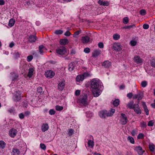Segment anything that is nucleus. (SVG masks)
Listing matches in <instances>:
<instances>
[{"mask_svg":"<svg viewBox=\"0 0 155 155\" xmlns=\"http://www.w3.org/2000/svg\"><path fill=\"white\" fill-rule=\"evenodd\" d=\"M144 137V134L142 133H140L139 134L137 137L138 139H142Z\"/></svg>","mask_w":155,"mask_h":155,"instance_id":"nucleus-43","label":"nucleus"},{"mask_svg":"<svg viewBox=\"0 0 155 155\" xmlns=\"http://www.w3.org/2000/svg\"><path fill=\"white\" fill-rule=\"evenodd\" d=\"M75 68L74 63L73 62L70 63L68 65V70L70 71H72Z\"/></svg>","mask_w":155,"mask_h":155,"instance_id":"nucleus-24","label":"nucleus"},{"mask_svg":"<svg viewBox=\"0 0 155 155\" xmlns=\"http://www.w3.org/2000/svg\"><path fill=\"white\" fill-rule=\"evenodd\" d=\"M33 56L32 55H29L27 57V61L28 62H30L32 59Z\"/></svg>","mask_w":155,"mask_h":155,"instance_id":"nucleus-51","label":"nucleus"},{"mask_svg":"<svg viewBox=\"0 0 155 155\" xmlns=\"http://www.w3.org/2000/svg\"><path fill=\"white\" fill-rule=\"evenodd\" d=\"M154 121L152 120L149 121L148 123V126H152L153 125Z\"/></svg>","mask_w":155,"mask_h":155,"instance_id":"nucleus-50","label":"nucleus"},{"mask_svg":"<svg viewBox=\"0 0 155 155\" xmlns=\"http://www.w3.org/2000/svg\"><path fill=\"white\" fill-rule=\"evenodd\" d=\"M58 89L59 91H62L65 86V81L61 80L58 81Z\"/></svg>","mask_w":155,"mask_h":155,"instance_id":"nucleus-5","label":"nucleus"},{"mask_svg":"<svg viewBox=\"0 0 155 155\" xmlns=\"http://www.w3.org/2000/svg\"><path fill=\"white\" fill-rule=\"evenodd\" d=\"M81 32V31H78L75 32L73 35L74 37H76Z\"/></svg>","mask_w":155,"mask_h":155,"instance_id":"nucleus-49","label":"nucleus"},{"mask_svg":"<svg viewBox=\"0 0 155 155\" xmlns=\"http://www.w3.org/2000/svg\"><path fill=\"white\" fill-rule=\"evenodd\" d=\"M14 98L15 101H18L21 99V95L20 92H16L15 95L14 96Z\"/></svg>","mask_w":155,"mask_h":155,"instance_id":"nucleus-20","label":"nucleus"},{"mask_svg":"<svg viewBox=\"0 0 155 155\" xmlns=\"http://www.w3.org/2000/svg\"><path fill=\"white\" fill-rule=\"evenodd\" d=\"M55 73L51 70L47 71L45 72V75L46 77L49 78H53L55 75Z\"/></svg>","mask_w":155,"mask_h":155,"instance_id":"nucleus-8","label":"nucleus"},{"mask_svg":"<svg viewBox=\"0 0 155 155\" xmlns=\"http://www.w3.org/2000/svg\"><path fill=\"white\" fill-rule=\"evenodd\" d=\"M101 51L99 50H94L92 53V56L96 57L98 56L100 54Z\"/></svg>","mask_w":155,"mask_h":155,"instance_id":"nucleus-22","label":"nucleus"},{"mask_svg":"<svg viewBox=\"0 0 155 155\" xmlns=\"http://www.w3.org/2000/svg\"><path fill=\"white\" fill-rule=\"evenodd\" d=\"M135 27V25L133 24V25L125 26L123 28L125 29H130L131 28H132L133 27Z\"/></svg>","mask_w":155,"mask_h":155,"instance_id":"nucleus-38","label":"nucleus"},{"mask_svg":"<svg viewBox=\"0 0 155 155\" xmlns=\"http://www.w3.org/2000/svg\"><path fill=\"white\" fill-rule=\"evenodd\" d=\"M120 101L118 99H116L113 102V105L114 106H117L119 104Z\"/></svg>","mask_w":155,"mask_h":155,"instance_id":"nucleus-32","label":"nucleus"},{"mask_svg":"<svg viewBox=\"0 0 155 155\" xmlns=\"http://www.w3.org/2000/svg\"><path fill=\"white\" fill-rule=\"evenodd\" d=\"M113 38L114 40H117L120 38V35L117 34H115L113 35Z\"/></svg>","mask_w":155,"mask_h":155,"instance_id":"nucleus-31","label":"nucleus"},{"mask_svg":"<svg viewBox=\"0 0 155 155\" xmlns=\"http://www.w3.org/2000/svg\"><path fill=\"white\" fill-rule=\"evenodd\" d=\"M49 114L51 115H53L55 113V111L53 109H51L49 110Z\"/></svg>","mask_w":155,"mask_h":155,"instance_id":"nucleus-48","label":"nucleus"},{"mask_svg":"<svg viewBox=\"0 0 155 155\" xmlns=\"http://www.w3.org/2000/svg\"><path fill=\"white\" fill-rule=\"evenodd\" d=\"M98 3L100 5H102L104 6H107L109 5L108 2L103 1L101 0H99L98 2Z\"/></svg>","mask_w":155,"mask_h":155,"instance_id":"nucleus-15","label":"nucleus"},{"mask_svg":"<svg viewBox=\"0 0 155 155\" xmlns=\"http://www.w3.org/2000/svg\"><path fill=\"white\" fill-rule=\"evenodd\" d=\"M91 87L94 96L95 97H98L102 92L103 87L101 81L97 78H94L91 81Z\"/></svg>","mask_w":155,"mask_h":155,"instance_id":"nucleus-1","label":"nucleus"},{"mask_svg":"<svg viewBox=\"0 0 155 155\" xmlns=\"http://www.w3.org/2000/svg\"><path fill=\"white\" fill-rule=\"evenodd\" d=\"M28 40L31 43L35 42L37 40L36 37L35 35H30L29 37Z\"/></svg>","mask_w":155,"mask_h":155,"instance_id":"nucleus-18","label":"nucleus"},{"mask_svg":"<svg viewBox=\"0 0 155 155\" xmlns=\"http://www.w3.org/2000/svg\"><path fill=\"white\" fill-rule=\"evenodd\" d=\"M134 150L137 152L139 155H142L144 152V150H143L142 148L140 146L135 147Z\"/></svg>","mask_w":155,"mask_h":155,"instance_id":"nucleus-9","label":"nucleus"},{"mask_svg":"<svg viewBox=\"0 0 155 155\" xmlns=\"http://www.w3.org/2000/svg\"><path fill=\"white\" fill-rule=\"evenodd\" d=\"M133 96V94L131 93H130L128 94L127 95V96L129 98H131L132 96Z\"/></svg>","mask_w":155,"mask_h":155,"instance_id":"nucleus-61","label":"nucleus"},{"mask_svg":"<svg viewBox=\"0 0 155 155\" xmlns=\"http://www.w3.org/2000/svg\"><path fill=\"white\" fill-rule=\"evenodd\" d=\"M87 94H85L84 95L81 96L80 98L78 100L79 103L81 104L84 106H86L87 104Z\"/></svg>","mask_w":155,"mask_h":155,"instance_id":"nucleus-3","label":"nucleus"},{"mask_svg":"<svg viewBox=\"0 0 155 155\" xmlns=\"http://www.w3.org/2000/svg\"><path fill=\"white\" fill-rule=\"evenodd\" d=\"M149 148L150 150L151 151H153L155 149V146L153 144H150Z\"/></svg>","mask_w":155,"mask_h":155,"instance_id":"nucleus-40","label":"nucleus"},{"mask_svg":"<svg viewBox=\"0 0 155 155\" xmlns=\"http://www.w3.org/2000/svg\"><path fill=\"white\" fill-rule=\"evenodd\" d=\"M40 147L42 150H45L46 149V146L43 143H41L40 145Z\"/></svg>","mask_w":155,"mask_h":155,"instance_id":"nucleus-42","label":"nucleus"},{"mask_svg":"<svg viewBox=\"0 0 155 155\" xmlns=\"http://www.w3.org/2000/svg\"><path fill=\"white\" fill-rule=\"evenodd\" d=\"M125 87L124 84H122L119 87V88L120 90H123L125 88Z\"/></svg>","mask_w":155,"mask_h":155,"instance_id":"nucleus-60","label":"nucleus"},{"mask_svg":"<svg viewBox=\"0 0 155 155\" xmlns=\"http://www.w3.org/2000/svg\"><path fill=\"white\" fill-rule=\"evenodd\" d=\"M131 134L132 136H134L137 134V133L135 130H133L131 132Z\"/></svg>","mask_w":155,"mask_h":155,"instance_id":"nucleus-62","label":"nucleus"},{"mask_svg":"<svg viewBox=\"0 0 155 155\" xmlns=\"http://www.w3.org/2000/svg\"><path fill=\"white\" fill-rule=\"evenodd\" d=\"M74 133V130L72 129H70L69 130L68 134L69 136L72 135Z\"/></svg>","mask_w":155,"mask_h":155,"instance_id":"nucleus-46","label":"nucleus"},{"mask_svg":"<svg viewBox=\"0 0 155 155\" xmlns=\"http://www.w3.org/2000/svg\"><path fill=\"white\" fill-rule=\"evenodd\" d=\"M63 109L62 106L57 105L55 106V109L57 111H60L62 110Z\"/></svg>","mask_w":155,"mask_h":155,"instance_id":"nucleus-37","label":"nucleus"},{"mask_svg":"<svg viewBox=\"0 0 155 155\" xmlns=\"http://www.w3.org/2000/svg\"><path fill=\"white\" fill-rule=\"evenodd\" d=\"M13 152L15 154V155H18L20 153L19 150L17 149H13Z\"/></svg>","mask_w":155,"mask_h":155,"instance_id":"nucleus-35","label":"nucleus"},{"mask_svg":"<svg viewBox=\"0 0 155 155\" xmlns=\"http://www.w3.org/2000/svg\"><path fill=\"white\" fill-rule=\"evenodd\" d=\"M149 28V25L147 24H145L143 25V28L145 29H148Z\"/></svg>","mask_w":155,"mask_h":155,"instance_id":"nucleus-58","label":"nucleus"},{"mask_svg":"<svg viewBox=\"0 0 155 155\" xmlns=\"http://www.w3.org/2000/svg\"><path fill=\"white\" fill-rule=\"evenodd\" d=\"M150 64L151 66L155 67V58H153L150 61Z\"/></svg>","mask_w":155,"mask_h":155,"instance_id":"nucleus-39","label":"nucleus"},{"mask_svg":"<svg viewBox=\"0 0 155 155\" xmlns=\"http://www.w3.org/2000/svg\"><path fill=\"white\" fill-rule=\"evenodd\" d=\"M88 146L90 147H93L94 146V142L92 140H89L88 142Z\"/></svg>","mask_w":155,"mask_h":155,"instance_id":"nucleus-29","label":"nucleus"},{"mask_svg":"<svg viewBox=\"0 0 155 155\" xmlns=\"http://www.w3.org/2000/svg\"><path fill=\"white\" fill-rule=\"evenodd\" d=\"M15 23V20L13 19H11L9 21L8 25L9 26L12 27L14 25Z\"/></svg>","mask_w":155,"mask_h":155,"instance_id":"nucleus-28","label":"nucleus"},{"mask_svg":"<svg viewBox=\"0 0 155 155\" xmlns=\"http://www.w3.org/2000/svg\"><path fill=\"white\" fill-rule=\"evenodd\" d=\"M147 82L146 81H142L141 83V86L143 87H146L147 85Z\"/></svg>","mask_w":155,"mask_h":155,"instance_id":"nucleus-47","label":"nucleus"},{"mask_svg":"<svg viewBox=\"0 0 155 155\" xmlns=\"http://www.w3.org/2000/svg\"><path fill=\"white\" fill-rule=\"evenodd\" d=\"M98 46L100 48H103L104 47L103 44L102 42H99L98 44Z\"/></svg>","mask_w":155,"mask_h":155,"instance_id":"nucleus-57","label":"nucleus"},{"mask_svg":"<svg viewBox=\"0 0 155 155\" xmlns=\"http://www.w3.org/2000/svg\"><path fill=\"white\" fill-rule=\"evenodd\" d=\"M130 44L131 46H135L137 44V42L136 41H130Z\"/></svg>","mask_w":155,"mask_h":155,"instance_id":"nucleus-52","label":"nucleus"},{"mask_svg":"<svg viewBox=\"0 0 155 155\" xmlns=\"http://www.w3.org/2000/svg\"><path fill=\"white\" fill-rule=\"evenodd\" d=\"M129 22L128 18L126 17L123 18V22L124 24H127Z\"/></svg>","mask_w":155,"mask_h":155,"instance_id":"nucleus-41","label":"nucleus"},{"mask_svg":"<svg viewBox=\"0 0 155 155\" xmlns=\"http://www.w3.org/2000/svg\"><path fill=\"white\" fill-rule=\"evenodd\" d=\"M127 139L130 143L132 144L134 143V140L133 137L130 136H128L127 138Z\"/></svg>","mask_w":155,"mask_h":155,"instance_id":"nucleus-30","label":"nucleus"},{"mask_svg":"<svg viewBox=\"0 0 155 155\" xmlns=\"http://www.w3.org/2000/svg\"><path fill=\"white\" fill-rule=\"evenodd\" d=\"M133 60L134 62L140 64H142L143 62V60L141 58L140 56L137 55H136L134 56Z\"/></svg>","mask_w":155,"mask_h":155,"instance_id":"nucleus-6","label":"nucleus"},{"mask_svg":"<svg viewBox=\"0 0 155 155\" xmlns=\"http://www.w3.org/2000/svg\"><path fill=\"white\" fill-rule=\"evenodd\" d=\"M42 91V88L41 87H38L37 89V91L38 93H41Z\"/></svg>","mask_w":155,"mask_h":155,"instance_id":"nucleus-53","label":"nucleus"},{"mask_svg":"<svg viewBox=\"0 0 155 155\" xmlns=\"http://www.w3.org/2000/svg\"><path fill=\"white\" fill-rule=\"evenodd\" d=\"M12 75L11 78L12 81H14L16 80H17L18 75L15 73H11Z\"/></svg>","mask_w":155,"mask_h":155,"instance_id":"nucleus-26","label":"nucleus"},{"mask_svg":"<svg viewBox=\"0 0 155 155\" xmlns=\"http://www.w3.org/2000/svg\"><path fill=\"white\" fill-rule=\"evenodd\" d=\"M81 91L79 90H76L75 93V95L78 96L80 94Z\"/></svg>","mask_w":155,"mask_h":155,"instance_id":"nucleus-55","label":"nucleus"},{"mask_svg":"<svg viewBox=\"0 0 155 155\" xmlns=\"http://www.w3.org/2000/svg\"><path fill=\"white\" fill-rule=\"evenodd\" d=\"M115 112L114 109L111 108L109 111L106 110H101L99 112V115L102 118H105L106 117H111L112 116Z\"/></svg>","mask_w":155,"mask_h":155,"instance_id":"nucleus-2","label":"nucleus"},{"mask_svg":"<svg viewBox=\"0 0 155 155\" xmlns=\"http://www.w3.org/2000/svg\"><path fill=\"white\" fill-rule=\"evenodd\" d=\"M17 133V130L14 129L12 128L9 132V134L10 136L12 137H14L16 135Z\"/></svg>","mask_w":155,"mask_h":155,"instance_id":"nucleus-12","label":"nucleus"},{"mask_svg":"<svg viewBox=\"0 0 155 155\" xmlns=\"http://www.w3.org/2000/svg\"><path fill=\"white\" fill-rule=\"evenodd\" d=\"M56 52L60 55H64L66 52V49L64 47H60L56 50Z\"/></svg>","mask_w":155,"mask_h":155,"instance_id":"nucleus-4","label":"nucleus"},{"mask_svg":"<svg viewBox=\"0 0 155 155\" xmlns=\"http://www.w3.org/2000/svg\"><path fill=\"white\" fill-rule=\"evenodd\" d=\"M102 65L105 68H108L111 66V63L110 61H106L103 62Z\"/></svg>","mask_w":155,"mask_h":155,"instance_id":"nucleus-13","label":"nucleus"},{"mask_svg":"<svg viewBox=\"0 0 155 155\" xmlns=\"http://www.w3.org/2000/svg\"><path fill=\"white\" fill-rule=\"evenodd\" d=\"M19 118L21 119H23L24 117V115L23 114L21 113H20L19 114Z\"/></svg>","mask_w":155,"mask_h":155,"instance_id":"nucleus-59","label":"nucleus"},{"mask_svg":"<svg viewBox=\"0 0 155 155\" xmlns=\"http://www.w3.org/2000/svg\"><path fill=\"white\" fill-rule=\"evenodd\" d=\"M34 69L33 68H30L28 69V76L29 78H31L33 75Z\"/></svg>","mask_w":155,"mask_h":155,"instance_id":"nucleus-23","label":"nucleus"},{"mask_svg":"<svg viewBox=\"0 0 155 155\" xmlns=\"http://www.w3.org/2000/svg\"><path fill=\"white\" fill-rule=\"evenodd\" d=\"M147 124L146 122L144 121H142L140 123V126L142 128H145L147 127Z\"/></svg>","mask_w":155,"mask_h":155,"instance_id":"nucleus-36","label":"nucleus"},{"mask_svg":"<svg viewBox=\"0 0 155 155\" xmlns=\"http://www.w3.org/2000/svg\"><path fill=\"white\" fill-rule=\"evenodd\" d=\"M137 94V99L139 100H141L143 97V94L142 92L139 93Z\"/></svg>","mask_w":155,"mask_h":155,"instance_id":"nucleus-33","label":"nucleus"},{"mask_svg":"<svg viewBox=\"0 0 155 155\" xmlns=\"http://www.w3.org/2000/svg\"><path fill=\"white\" fill-rule=\"evenodd\" d=\"M135 112L137 114H140L141 110L137 104H134V107L133 109Z\"/></svg>","mask_w":155,"mask_h":155,"instance_id":"nucleus-10","label":"nucleus"},{"mask_svg":"<svg viewBox=\"0 0 155 155\" xmlns=\"http://www.w3.org/2000/svg\"><path fill=\"white\" fill-rule=\"evenodd\" d=\"M6 143L3 141H0V148L2 149H4L6 146Z\"/></svg>","mask_w":155,"mask_h":155,"instance_id":"nucleus-27","label":"nucleus"},{"mask_svg":"<svg viewBox=\"0 0 155 155\" xmlns=\"http://www.w3.org/2000/svg\"><path fill=\"white\" fill-rule=\"evenodd\" d=\"M134 102L133 101H130L127 103L126 107L127 108L133 109L134 107Z\"/></svg>","mask_w":155,"mask_h":155,"instance_id":"nucleus-16","label":"nucleus"},{"mask_svg":"<svg viewBox=\"0 0 155 155\" xmlns=\"http://www.w3.org/2000/svg\"><path fill=\"white\" fill-rule=\"evenodd\" d=\"M64 35L66 36H69L71 35V33L70 31H68L64 33Z\"/></svg>","mask_w":155,"mask_h":155,"instance_id":"nucleus-56","label":"nucleus"},{"mask_svg":"<svg viewBox=\"0 0 155 155\" xmlns=\"http://www.w3.org/2000/svg\"><path fill=\"white\" fill-rule=\"evenodd\" d=\"M127 121V119L126 116L124 114L122 113L120 117V122L122 125L126 124Z\"/></svg>","mask_w":155,"mask_h":155,"instance_id":"nucleus-7","label":"nucleus"},{"mask_svg":"<svg viewBox=\"0 0 155 155\" xmlns=\"http://www.w3.org/2000/svg\"><path fill=\"white\" fill-rule=\"evenodd\" d=\"M140 14L144 16L146 14V10L144 9H142L140 11Z\"/></svg>","mask_w":155,"mask_h":155,"instance_id":"nucleus-45","label":"nucleus"},{"mask_svg":"<svg viewBox=\"0 0 155 155\" xmlns=\"http://www.w3.org/2000/svg\"><path fill=\"white\" fill-rule=\"evenodd\" d=\"M5 3L4 0H0V5H3L5 4Z\"/></svg>","mask_w":155,"mask_h":155,"instance_id":"nucleus-64","label":"nucleus"},{"mask_svg":"<svg viewBox=\"0 0 155 155\" xmlns=\"http://www.w3.org/2000/svg\"><path fill=\"white\" fill-rule=\"evenodd\" d=\"M63 33V31L61 30H58L55 31V33L57 35H61Z\"/></svg>","mask_w":155,"mask_h":155,"instance_id":"nucleus-44","label":"nucleus"},{"mask_svg":"<svg viewBox=\"0 0 155 155\" xmlns=\"http://www.w3.org/2000/svg\"><path fill=\"white\" fill-rule=\"evenodd\" d=\"M142 105L144 111L145 112L146 115H148L149 114V110L147 108L145 103L143 102L142 103Z\"/></svg>","mask_w":155,"mask_h":155,"instance_id":"nucleus-21","label":"nucleus"},{"mask_svg":"<svg viewBox=\"0 0 155 155\" xmlns=\"http://www.w3.org/2000/svg\"><path fill=\"white\" fill-rule=\"evenodd\" d=\"M82 74L84 76V79L86 78L90 77L91 75L90 73L88 72H85Z\"/></svg>","mask_w":155,"mask_h":155,"instance_id":"nucleus-34","label":"nucleus"},{"mask_svg":"<svg viewBox=\"0 0 155 155\" xmlns=\"http://www.w3.org/2000/svg\"><path fill=\"white\" fill-rule=\"evenodd\" d=\"M90 38L87 36H85L82 37L81 41L84 44L87 43L89 41Z\"/></svg>","mask_w":155,"mask_h":155,"instance_id":"nucleus-14","label":"nucleus"},{"mask_svg":"<svg viewBox=\"0 0 155 155\" xmlns=\"http://www.w3.org/2000/svg\"><path fill=\"white\" fill-rule=\"evenodd\" d=\"M49 128L48 124L47 123L43 124L41 126V130L43 132H45Z\"/></svg>","mask_w":155,"mask_h":155,"instance_id":"nucleus-11","label":"nucleus"},{"mask_svg":"<svg viewBox=\"0 0 155 155\" xmlns=\"http://www.w3.org/2000/svg\"><path fill=\"white\" fill-rule=\"evenodd\" d=\"M68 40L67 39H61L60 41V43L61 45H65L68 43Z\"/></svg>","mask_w":155,"mask_h":155,"instance_id":"nucleus-25","label":"nucleus"},{"mask_svg":"<svg viewBox=\"0 0 155 155\" xmlns=\"http://www.w3.org/2000/svg\"><path fill=\"white\" fill-rule=\"evenodd\" d=\"M84 79V76H83V74H79L76 77V80L77 81L80 82L83 81Z\"/></svg>","mask_w":155,"mask_h":155,"instance_id":"nucleus-17","label":"nucleus"},{"mask_svg":"<svg viewBox=\"0 0 155 155\" xmlns=\"http://www.w3.org/2000/svg\"><path fill=\"white\" fill-rule=\"evenodd\" d=\"M30 114V112L28 111H26L24 112V114L25 116H27L29 115Z\"/></svg>","mask_w":155,"mask_h":155,"instance_id":"nucleus-63","label":"nucleus"},{"mask_svg":"<svg viewBox=\"0 0 155 155\" xmlns=\"http://www.w3.org/2000/svg\"><path fill=\"white\" fill-rule=\"evenodd\" d=\"M90 49L88 48H86L84 50V51L86 53H88L90 52Z\"/></svg>","mask_w":155,"mask_h":155,"instance_id":"nucleus-54","label":"nucleus"},{"mask_svg":"<svg viewBox=\"0 0 155 155\" xmlns=\"http://www.w3.org/2000/svg\"><path fill=\"white\" fill-rule=\"evenodd\" d=\"M38 48L39 50V52L40 54H43L44 51L46 50L45 47L42 45H41Z\"/></svg>","mask_w":155,"mask_h":155,"instance_id":"nucleus-19","label":"nucleus"}]
</instances>
